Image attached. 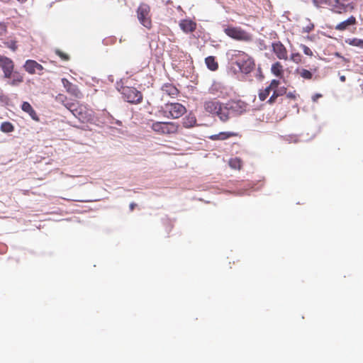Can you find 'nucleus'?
<instances>
[{
    "instance_id": "f257e3e1",
    "label": "nucleus",
    "mask_w": 363,
    "mask_h": 363,
    "mask_svg": "<svg viewBox=\"0 0 363 363\" xmlns=\"http://www.w3.org/2000/svg\"><path fill=\"white\" fill-rule=\"evenodd\" d=\"M203 109L205 111L212 116H217L223 123L228 121V110L225 108V105L216 99H211L203 102Z\"/></svg>"
},
{
    "instance_id": "f03ea898",
    "label": "nucleus",
    "mask_w": 363,
    "mask_h": 363,
    "mask_svg": "<svg viewBox=\"0 0 363 363\" xmlns=\"http://www.w3.org/2000/svg\"><path fill=\"white\" fill-rule=\"evenodd\" d=\"M232 60L245 74L250 73L255 67V60L243 51L235 50L232 55Z\"/></svg>"
},
{
    "instance_id": "7ed1b4c3",
    "label": "nucleus",
    "mask_w": 363,
    "mask_h": 363,
    "mask_svg": "<svg viewBox=\"0 0 363 363\" xmlns=\"http://www.w3.org/2000/svg\"><path fill=\"white\" fill-rule=\"evenodd\" d=\"M148 125L152 130L158 135L176 134L179 129V124L174 122L152 121Z\"/></svg>"
},
{
    "instance_id": "20e7f679",
    "label": "nucleus",
    "mask_w": 363,
    "mask_h": 363,
    "mask_svg": "<svg viewBox=\"0 0 363 363\" xmlns=\"http://www.w3.org/2000/svg\"><path fill=\"white\" fill-rule=\"evenodd\" d=\"M223 31L226 35L238 41L250 42L252 40V35L240 27L228 26L224 28Z\"/></svg>"
},
{
    "instance_id": "39448f33",
    "label": "nucleus",
    "mask_w": 363,
    "mask_h": 363,
    "mask_svg": "<svg viewBox=\"0 0 363 363\" xmlns=\"http://www.w3.org/2000/svg\"><path fill=\"white\" fill-rule=\"evenodd\" d=\"M150 11V6L145 3H141L136 10L137 18L139 22L149 30L152 27Z\"/></svg>"
},
{
    "instance_id": "423d86ee",
    "label": "nucleus",
    "mask_w": 363,
    "mask_h": 363,
    "mask_svg": "<svg viewBox=\"0 0 363 363\" xmlns=\"http://www.w3.org/2000/svg\"><path fill=\"white\" fill-rule=\"evenodd\" d=\"M123 99L130 104H138L143 101V94L135 87L123 86L121 89Z\"/></svg>"
},
{
    "instance_id": "0eeeda50",
    "label": "nucleus",
    "mask_w": 363,
    "mask_h": 363,
    "mask_svg": "<svg viewBox=\"0 0 363 363\" xmlns=\"http://www.w3.org/2000/svg\"><path fill=\"white\" fill-rule=\"evenodd\" d=\"M247 104L241 101H231L225 104V108L228 110V120L230 118V114L233 116H240L247 111Z\"/></svg>"
},
{
    "instance_id": "6e6552de",
    "label": "nucleus",
    "mask_w": 363,
    "mask_h": 363,
    "mask_svg": "<svg viewBox=\"0 0 363 363\" xmlns=\"http://www.w3.org/2000/svg\"><path fill=\"white\" fill-rule=\"evenodd\" d=\"M351 0H330L331 10L337 13H344L354 9Z\"/></svg>"
},
{
    "instance_id": "1a4fd4ad",
    "label": "nucleus",
    "mask_w": 363,
    "mask_h": 363,
    "mask_svg": "<svg viewBox=\"0 0 363 363\" xmlns=\"http://www.w3.org/2000/svg\"><path fill=\"white\" fill-rule=\"evenodd\" d=\"M186 111L184 106L179 103H171L165 105V112L169 113L168 117L179 118Z\"/></svg>"
},
{
    "instance_id": "9d476101",
    "label": "nucleus",
    "mask_w": 363,
    "mask_h": 363,
    "mask_svg": "<svg viewBox=\"0 0 363 363\" xmlns=\"http://www.w3.org/2000/svg\"><path fill=\"white\" fill-rule=\"evenodd\" d=\"M4 79L6 84L17 86L23 82V74L18 71L13 70L4 75Z\"/></svg>"
},
{
    "instance_id": "9b49d317",
    "label": "nucleus",
    "mask_w": 363,
    "mask_h": 363,
    "mask_svg": "<svg viewBox=\"0 0 363 363\" xmlns=\"http://www.w3.org/2000/svg\"><path fill=\"white\" fill-rule=\"evenodd\" d=\"M65 106L79 120H84L86 118L84 107L78 102L67 103L65 104Z\"/></svg>"
},
{
    "instance_id": "f8f14e48",
    "label": "nucleus",
    "mask_w": 363,
    "mask_h": 363,
    "mask_svg": "<svg viewBox=\"0 0 363 363\" xmlns=\"http://www.w3.org/2000/svg\"><path fill=\"white\" fill-rule=\"evenodd\" d=\"M272 51L279 60H288V51L286 47L280 42H275L272 44Z\"/></svg>"
},
{
    "instance_id": "ddd939ff",
    "label": "nucleus",
    "mask_w": 363,
    "mask_h": 363,
    "mask_svg": "<svg viewBox=\"0 0 363 363\" xmlns=\"http://www.w3.org/2000/svg\"><path fill=\"white\" fill-rule=\"evenodd\" d=\"M23 67L25 70L30 74H34L35 73L42 74L43 70L44 69L40 64L33 60H26Z\"/></svg>"
},
{
    "instance_id": "4468645a",
    "label": "nucleus",
    "mask_w": 363,
    "mask_h": 363,
    "mask_svg": "<svg viewBox=\"0 0 363 363\" xmlns=\"http://www.w3.org/2000/svg\"><path fill=\"white\" fill-rule=\"evenodd\" d=\"M318 72L317 67L311 68V69H307L305 68H297L296 69V73L302 79L305 80H315L318 79V76L315 75V73Z\"/></svg>"
},
{
    "instance_id": "2eb2a0df",
    "label": "nucleus",
    "mask_w": 363,
    "mask_h": 363,
    "mask_svg": "<svg viewBox=\"0 0 363 363\" xmlns=\"http://www.w3.org/2000/svg\"><path fill=\"white\" fill-rule=\"evenodd\" d=\"M62 83L63 84V86L65 88L66 91L71 95L74 96L76 98H81L82 96V94L78 89L77 86L73 84L67 79L62 78Z\"/></svg>"
},
{
    "instance_id": "dca6fc26",
    "label": "nucleus",
    "mask_w": 363,
    "mask_h": 363,
    "mask_svg": "<svg viewBox=\"0 0 363 363\" xmlns=\"http://www.w3.org/2000/svg\"><path fill=\"white\" fill-rule=\"evenodd\" d=\"M179 27L186 33H192L196 29V23L191 19H184L179 22Z\"/></svg>"
},
{
    "instance_id": "f3484780",
    "label": "nucleus",
    "mask_w": 363,
    "mask_h": 363,
    "mask_svg": "<svg viewBox=\"0 0 363 363\" xmlns=\"http://www.w3.org/2000/svg\"><path fill=\"white\" fill-rule=\"evenodd\" d=\"M1 69L3 70L4 75L14 70L13 62L9 57H1Z\"/></svg>"
},
{
    "instance_id": "a211bd4d",
    "label": "nucleus",
    "mask_w": 363,
    "mask_h": 363,
    "mask_svg": "<svg viewBox=\"0 0 363 363\" xmlns=\"http://www.w3.org/2000/svg\"><path fill=\"white\" fill-rule=\"evenodd\" d=\"M21 109L24 112L27 113L33 120L35 121H40L39 117L36 113L35 111L33 108V107L28 102L24 101L21 105Z\"/></svg>"
},
{
    "instance_id": "6ab92c4d",
    "label": "nucleus",
    "mask_w": 363,
    "mask_h": 363,
    "mask_svg": "<svg viewBox=\"0 0 363 363\" xmlns=\"http://www.w3.org/2000/svg\"><path fill=\"white\" fill-rule=\"evenodd\" d=\"M357 23L356 18L353 16H351L347 20L338 23L335 26V29L337 30H345L347 29V28L350 26L355 25Z\"/></svg>"
},
{
    "instance_id": "aec40b11",
    "label": "nucleus",
    "mask_w": 363,
    "mask_h": 363,
    "mask_svg": "<svg viewBox=\"0 0 363 363\" xmlns=\"http://www.w3.org/2000/svg\"><path fill=\"white\" fill-rule=\"evenodd\" d=\"M271 72L279 78H282L284 74V67L280 62H276L272 65Z\"/></svg>"
},
{
    "instance_id": "412c9836",
    "label": "nucleus",
    "mask_w": 363,
    "mask_h": 363,
    "mask_svg": "<svg viewBox=\"0 0 363 363\" xmlns=\"http://www.w3.org/2000/svg\"><path fill=\"white\" fill-rule=\"evenodd\" d=\"M162 90L164 93L171 97H174L179 94L177 88L170 83L164 84L162 87Z\"/></svg>"
},
{
    "instance_id": "4be33fe9",
    "label": "nucleus",
    "mask_w": 363,
    "mask_h": 363,
    "mask_svg": "<svg viewBox=\"0 0 363 363\" xmlns=\"http://www.w3.org/2000/svg\"><path fill=\"white\" fill-rule=\"evenodd\" d=\"M196 123V118L194 115L189 113L182 120V125L186 128L194 127Z\"/></svg>"
},
{
    "instance_id": "5701e85b",
    "label": "nucleus",
    "mask_w": 363,
    "mask_h": 363,
    "mask_svg": "<svg viewBox=\"0 0 363 363\" xmlns=\"http://www.w3.org/2000/svg\"><path fill=\"white\" fill-rule=\"evenodd\" d=\"M286 92V88L285 87H281L279 89H276L273 91L272 95L269 97L267 102L269 104H273L276 102L277 99L279 96H283Z\"/></svg>"
},
{
    "instance_id": "b1692460",
    "label": "nucleus",
    "mask_w": 363,
    "mask_h": 363,
    "mask_svg": "<svg viewBox=\"0 0 363 363\" xmlns=\"http://www.w3.org/2000/svg\"><path fill=\"white\" fill-rule=\"evenodd\" d=\"M205 63L207 67L211 71H216L218 68V64L216 60L215 57L208 56L205 59Z\"/></svg>"
},
{
    "instance_id": "393cba45",
    "label": "nucleus",
    "mask_w": 363,
    "mask_h": 363,
    "mask_svg": "<svg viewBox=\"0 0 363 363\" xmlns=\"http://www.w3.org/2000/svg\"><path fill=\"white\" fill-rule=\"evenodd\" d=\"M271 91H272V90L268 86H267L264 89L259 90V94H258L259 99L261 101H264L269 96Z\"/></svg>"
},
{
    "instance_id": "a878e982",
    "label": "nucleus",
    "mask_w": 363,
    "mask_h": 363,
    "mask_svg": "<svg viewBox=\"0 0 363 363\" xmlns=\"http://www.w3.org/2000/svg\"><path fill=\"white\" fill-rule=\"evenodd\" d=\"M347 43H348L350 45L363 48V40L353 38L352 40H349L348 41H347Z\"/></svg>"
},
{
    "instance_id": "bb28decb",
    "label": "nucleus",
    "mask_w": 363,
    "mask_h": 363,
    "mask_svg": "<svg viewBox=\"0 0 363 363\" xmlns=\"http://www.w3.org/2000/svg\"><path fill=\"white\" fill-rule=\"evenodd\" d=\"M237 134L233 132H220L219 133L220 140H225L231 137L236 136Z\"/></svg>"
},
{
    "instance_id": "cd10ccee",
    "label": "nucleus",
    "mask_w": 363,
    "mask_h": 363,
    "mask_svg": "<svg viewBox=\"0 0 363 363\" xmlns=\"http://www.w3.org/2000/svg\"><path fill=\"white\" fill-rule=\"evenodd\" d=\"M4 43L7 48H10L13 52L16 51L17 49L16 40L13 39L8 40L5 41Z\"/></svg>"
},
{
    "instance_id": "c85d7f7f",
    "label": "nucleus",
    "mask_w": 363,
    "mask_h": 363,
    "mask_svg": "<svg viewBox=\"0 0 363 363\" xmlns=\"http://www.w3.org/2000/svg\"><path fill=\"white\" fill-rule=\"evenodd\" d=\"M13 130V125L9 122H4L1 123V131L5 133H10Z\"/></svg>"
},
{
    "instance_id": "c756f323",
    "label": "nucleus",
    "mask_w": 363,
    "mask_h": 363,
    "mask_svg": "<svg viewBox=\"0 0 363 363\" xmlns=\"http://www.w3.org/2000/svg\"><path fill=\"white\" fill-rule=\"evenodd\" d=\"M55 54L59 56L62 60L63 61H68L69 60L70 57H69V55L64 52H62V50H59V49H56L55 50Z\"/></svg>"
},
{
    "instance_id": "7c9ffc66",
    "label": "nucleus",
    "mask_w": 363,
    "mask_h": 363,
    "mask_svg": "<svg viewBox=\"0 0 363 363\" xmlns=\"http://www.w3.org/2000/svg\"><path fill=\"white\" fill-rule=\"evenodd\" d=\"M280 84V82L277 79H272L268 86V87L273 91L276 89H279V85Z\"/></svg>"
},
{
    "instance_id": "2f4dec72",
    "label": "nucleus",
    "mask_w": 363,
    "mask_h": 363,
    "mask_svg": "<svg viewBox=\"0 0 363 363\" xmlns=\"http://www.w3.org/2000/svg\"><path fill=\"white\" fill-rule=\"evenodd\" d=\"M291 60L296 64H298L301 62V55L298 52L292 53L291 55Z\"/></svg>"
},
{
    "instance_id": "473e14b6",
    "label": "nucleus",
    "mask_w": 363,
    "mask_h": 363,
    "mask_svg": "<svg viewBox=\"0 0 363 363\" xmlns=\"http://www.w3.org/2000/svg\"><path fill=\"white\" fill-rule=\"evenodd\" d=\"M230 165L233 168L240 169L241 167V161L237 158L233 159L230 161Z\"/></svg>"
},
{
    "instance_id": "72a5a7b5",
    "label": "nucleus",
    "mask_w": 363,
    "mask_h": 363,
    "mask_svg": "<svg viewBox=\"0 0 363 363\" xmlns=\"http://www.w3.org/2000/svg\"><path fill=\"white\" fill-rule=\"evenodd\" d=\"M301 48H302V50H303V53L305 55H306L308 56H312L313 55L312 50L308 46H306V45H301Z\"/></svg>"
},
{
    "instance_id": "f704fd0d",
    "label": "nucleus",
    "mask_w": 363,
    "mask_h": 363,
    "mask_svg": "<svg viewBox=\"0 0 363 363\" xmlns=\"http://www.w3.org/2000/svg\"><path fill=\"white\" fill-rule=\"evenodd\" d=\"M314 28V25L309 23L306 27L303 28V32L309 33Z\"/></svg>"
},
{
    "instance_id": "c9c22d12",
    "label": "nucleus",
    "mask_w": 363,
    "mask_h": 363,
    "mask_svg": "<svg viewBox=\"0 0 363 363\" xmlns=\"http://www.w3.org/2000/svg\"><path fill=\"white\" fill-rule=\"evenodd\" d=\"M313 3L317 6H320L322 4L327 2L328 0H313Z\"/></svg>"
},
{
    "instance_id": "e433bc0d",
    "label": "nucleus",
    "mask_w": 363,
    "mask_h": 363,
    "mask_svg": "<svg viewBox=\"0 0 363 363\" xmlns=\"http://www.w3.org/2000/svg\"><path fill=\"white\" fill-rule=\"evenodd\" d=\"M208 138L211 140H220L219 133L210 135L208 136Z\"/></svg>"
},
{
    "instance_id": "4c0bfd02",
    "label": "nucleus",
    "mask_w": 363,
    "mask_h": 363,
    "mask_svg": "<svg viewBox=\"0 0 363 363\" xmlns=\"http://www.w3.org/2000/svg\"><path fill=\"white\" fill-rule=\"evenodd\" d=\"M322 97L321 94H315L312 96V100L313 102H317L318 99Z\"/></svg>"
},
{
    "instance_id": "58836bf2",
    "label": "nucleus",
    "mask_w": 363,
    "mask_h": 363,
    "mask_svg": "<svg viewBox=\"0 0 363 363\" xmlns=\"http://www.w3.org/2000/svg\"><path fill=\"white\" fill-rule=\"evenodd\" d=\"M287 97L292 99H295L296 96L294 93L289 92L287 94Z\"/></svg>"
},
{
    "instance_id": "ea45409f",
    "label": "nucleus",
    "mask_w": 363,
    "mask_h": 363,
    "mask_svg": "<svg viewBox=\"0 0 363 363\" xmlns=\"http://www.w3.org/2000/svg\"><path fill=\"white\" fill-rule=\"evenodd\" d=\"M135 206H136V203H131L130 204V210L131 211H133L135 209Z\"/></svg>"
},
{
    "instance_id": "a19ab883",
    "label": "nucleus",
    "mask_w": 363,
    "mask_h": 363,
    "mask_svg": "<svg viewBox=\"0 0 363 363\" xmlns=\"http://www.w3.org/2000/svg\"><path fill=\"white\" fill-rule=\"evenodd\" d=\"M341 82H344L346 80L345 76L342 75L340 77Z\"/></svg>"
},
{
    "instance_id": "79ce46f5",
    "label": "nucleus",
    "mask_w": 363,
    "mask_h": 363,
    "mask_svg": "<svg viewBox=\"0 0 363 363\" xmlns=\"http://www.w3.org/2000/svg\"><path fill=\"white\" fill-rule=\"evenodd\" d=\"M18 1H20V2H24V1H26V0H18Z\"/></svg>"
}]
</instances>
